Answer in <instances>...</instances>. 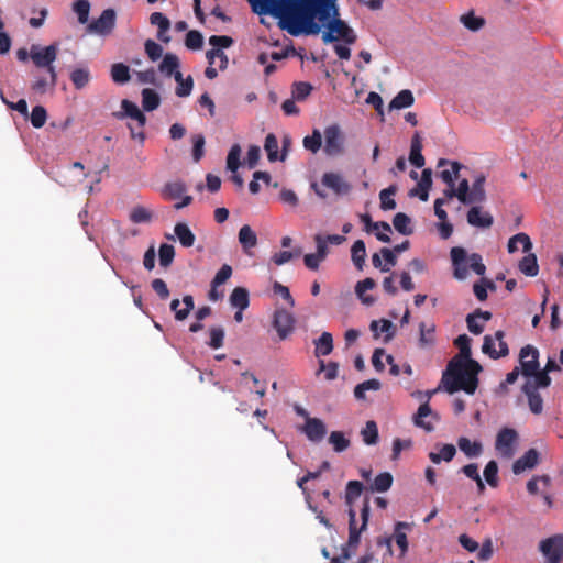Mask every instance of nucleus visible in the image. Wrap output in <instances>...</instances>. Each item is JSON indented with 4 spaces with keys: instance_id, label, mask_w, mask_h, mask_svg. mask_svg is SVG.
Wrapping results in <instances>:
<instances>
[{
    "instance_id": "26",
    "label": "nucleus",
    "mask_w": 563,
    "mask_h": 563,
    "mask_svg": "<svg viewBox=\"0 0 563 563\" xmlns=\"http://www.w3.org/2000/svg\"><path fill=\"white\" fill-rule=\"evenodd\" d=\"M179 65V58L175 54L167 53L164 55L162 62L159 63L158 70L165 77L173 76L175 78V74L180 73Z\"/></svg>"
},
{
    "instance_id": "10",
    "label": "nucleus",
    "mask_w": 563,
    "mask_h": 563,
    "mask_svg": "<svg viewBox=\"0 0 563 563\" xmlns=\"http://www.w3.org/2000/svg\"><path fill=\"white\" fill-rule=\"evenodd\" d=\"M519 363L521 367V373L527 379H532V377L539 374V351L531 346L527 345L521 349L519 355Z\"/></svg>"
},
{
    "instance_id": "16",
    "label": "nucleus",
    "mask_w": 563,
    "mask_h": 563,
    "mask_svg": "<svg viewBox=\"0 0 563 563\" xmlns=\"http://www.w3.org/2000/svg\"><path fill=\"white\" fill-rule=\"evenodd\" d=\"M309 441L319 443L327 434V427L319 418H308V421L300 428Z\"/></svg>"
},
{
    "instance_id": "7",
    "label": "nucleus",
    "mask_w": 563,
    "mask_h": 563,
    "mask_svg": "<svg viewBox=\"0 0 563 563\" xmlns=\"http://www.w3.org/2000/svg\"><path fill=\"white\" fill-rule=\"evenodd\" d=\"M57 53V44H51L45 47L33 44L30 48V58L37 68H45L46 71H51V68H55L54 62L56 60Z\"/></svg>"
},
{
    "instance_id": "11",
    "label": "nucleus",
    "mask_w": 563,
    "mask_h": 563,
    "mask_svg": "<svg viewBox=\"0 0 563 563\" xmlns=\"http://www.w3.org/2000/svg\"><path fill=\"white\" fill-rule=\"evenodd\" d=\"M504 332L500 330L494 336L485 335L482 346L483 353L495 360L508 355L509 350L504 341Z\"/></svg>"
},
{
    "instance_id": "19",
    "label": "nucleus",
    "mask_w": 563,
    "mask_h": 563,
    "mask_svg": "<svg viewBox=\"0 0 563 563\" xmlns=\"http://www.w3.org/2000/svg\"><path fill=\"white\" fill-rule=\"evenodd\" d=\"M466 218L470 225L478 229L490 228L494 222L493 216L479 206L471 207Z\"/></svg>"
},
{
    "instance_id": "50",
    "label": "nucleus",
    "mask_w": 563,
    "mask_h": 563,
    "mask_svg": "<svg viewBox=\"0 0 563 563\" xmlns=\"http://www.w3.org/2000/svg\"><path fill=\"white\" fill-rule=\"evenodd\" d=\"M303 147L316 154L322 146V133L320 130L314 129L311 135H307L303 141Z\"/></svg>"
},
{
    "instance_id": "22",
    "label": "nucleus",
    "mask_w": 563,
    "mask_h": 563,
    "mask_svg": "<svg viewBox=\"0 0 563 563\" xmlns=\"http://www.w3.org/2000/svg\"><path fill=\"white\" fill-rule=\"evenodd\" d=\"M429 418L437 419V413L431 410L428 401H424L419 406L417 413L413 416V422L417 427L431 432L434 427L430 420H427Z\"/></svg>"
},
{
    "instance_id": "43",
    "label": "nucleus",
    "mask_w": 563,
    "mask_h": 563,
    "mask_svg": "<svg viewBox=\"0 0 563 563\" xmlns=\"http://www.w3.org/2000/svg\"><path fill=\"white\" fill-rule=\"evenodd\" d=\"M175 80L177 82L176 95L181 98L188 97L191 93L194 87V80L191 76L184 78L181 73H176Z\"/></svg>"
},
{
    "instance_id": "38",
    "label": "nucleus",
    "mask_w": 563,
    "mask_h": 563,
    "mask_svg": "<svg viewBox=\"0 0 563 563\" xmlns=\"http://www.w3.org/2000/svg\"><path fill=\"white\" fill-rule=\"evenodd\" d=\"M519 269L522 274L529 277H534L539 273L537 256L528 253L519 263Z\"/></svg>"
},
{
    "instance_id": "60",
    "label": "nucleus",
    "mask_w": 563,
    "mask_h": 563,
    "mask_svg": "<svg viewBox=\"0 0 563 563\" xmlns=\"http://www.w3.org/2000/svg\"><path fill=\"white\" fill-rule=\"evenodd\" d=\"M47 113L44 107L35 106L32 109L30 121L32 125L36 129L42 128L46 122Z\"/></svg>"
},
{
    "instance_id": "58",
    "label": "nucleus",
    "mask_w": 563,
    "mask_h": 563,
    "mask_svg": "<svg viewBox=\"0 0 563 563\" xmlns=\"http://www.w3.org/2000/svg\"><path fill=\"white\" fill-rule=\"evenodd\" d=\"M240 156H241V147L238 144H234L228 154L227 157V168L235 173L238 168L240 167Z\"/></svg>"
},
{
    "instance_id": "37",
    "label": "nucleus",
    "mask_w": 563,
    "mask_h": 563,
    "mask_svg": "<svg viewBox=\"0 0 563 563\" xmlns=\"http://www.w3.org/2000/svg\"><path fill=\"white\" fill-rule=\"evenodd\" d=\"M351 257L355 267L360 271L363 269L366 257V246L363 240L354 242L351 249Z\"/></svg>"
},
{
    "instance_id": "23",
    "label": "nucleus",
    "mask_w": 563,
    "mask_h": 563,
    "mask_svg": "<svg viewBox=\"0 0 563 563\" xmlns=\"http://www.w3.org/2000/svg\"><path fill=\"white\" fill-rule=\"evenodd\" d=\"M432 186V172L431 169L427 168L423 169L421 173V178L418 181V185L416 188L410 190V196H418L420 200L427 201L429 199V190Z\"/></svg>"
},
{
    "instance_id": "41",
    "label": "nucleus",
    "mask_w": 563,
    "mask_h": 563,
    "mask_svg": "<svg viewBox=\"0 0 563 563\" xmlns=\"http://www.w3.org/2000/svg\"><path fill=\"white\" fill-rule=\"evenodd\" d=\"M316 344V355L317 356H327L333 350V338L329 332H323L320 338L314 342Z\"/></svg>"
},
{
    "instance_id": "25",
    "label": "nucleus",
    "mask_w": 563,
    "mask_h": 563,
    "mask_svg": "<svg viewBox=\"0 0 563 563\" xmlns=\"http://www.w3.org/2000/svg\"><path fill=\"white\" fill-rule=\"evenodd\" d=\"M485 181L486 178L484 175H478L475 177L471 186L468 205H478L486 201V191L484 188Z\"/></svg>"
},
{
    "instance_id": "40",
    "label": "nucleus",
    "mask_w": 563,
    "mask_h": 563,
    "mask_svg": "<svg viewBox=\"0 0 563 563\" xmlns=\"http://www.w3.org/2000/svg\"><path fill=\"white\" fill-rule=\"evenodd\" d=\"M264 148L267 153V158L269 162H276V161H285L286 154L283 153L280 156H278V141L277 137L274 134H268L265 139Z\"/></svg>"
},
{
    "instance_id": "45",
    "label": "nucleus",
    "mask_w": 563,
    "mask_h": 563,
    "mask_svg": "<svg viewBox=\"0 0 563 563\" xmlns=\"http://www.w3.org/2000/svg\"><path fill=\"white\" fill-rule=\"evenodd\" d=\"M159 102L161 98L155 90L150 88L142 90V106L145 111L155 110L159 106Z\"/></svg>"
},
{
    "instance_id": "59",
    "label": "nucleus",
    "mask_w": 563,
    "mask_h": 563,
    "mask_svg": "<svg viewBox=\"0 0 563 563\" xmlns=\"http://www.w3.org/2000/svg\"><path fill=\"white\" fill-rule=\"evenodd\" d=\"M185 45L189 49H200L203 45V36L200 32L191 30L186 34Z\"/></svg>"
},
{
    "instance_id": "1",
    "label": "nucleus",
    "mask_w": 563,
    "mask_h": 563,
    "mask_svg": "<svg viewBox=\"0 0 563 563\" xmlns=\"http://www.w3.org/2000/svg\"><path fill=\"white\" fill-rule=\"evenodd\" d=\"M339 0H282L278 26L292 36L317 35L340 15Z\"/></svg>"
},
{
    "instance_id": "33",
    "label": "nucleus",
    "mask_w": 563,
    "mask_h": 563,
    "mask_svg": "<svg viewBox=\"0 0 563 563\" xmlns=\"http://www.w3.org/2000/svg\"><path fill=\"white\" fill-rule=\"evenodd\" d=\"M174 233L184 247H190L194 245L196 240L195 234L186 223H177L174 228Z\"/></svg>"
},
{
    "instance_id": "9",
    "label": "nucleus",
    "mask_w": 563,
    "mask_h": 563,
    "mask_svg": "<svg viewBox=\"0 0 563 563\" xmlns=\"http://www.w3.org/2000/svg\"><path fill=\"white\" fill-rule=\"evenodd\" d=\"M539 550L545 563H561L563 560V534H555L542 540Z\"/></svg>"
},
{
    "instance_id": "54",
    "label": "nucleus",
    "mask_w": 563,
    "mask_h": 563,
    "mask_svg": "<svg viewBox=\"0 0 563 563\" xmlns=\"http://www.w3.org/2000/svg\"><path fill=\"white\" fill-rule=\"evenodd\" d=\"M130 220L133 223H148L152 220V212L142 206L134 207L130 212Z\"/></svg>"
},
{
    "instance_id": "64",
    "label": "nucleus",
    "mask_w": 563,
    "mask_h": 563,
    "mask_svg": "<svg viewBox=\"0 0 563 563\" xmlns=\"http://www.w3.org/2000/svg\"><path fill=\"white\" fill-rule=\"evenodd\" d=\"M232 275V268L230 265L224 264L217 272L216 276L212 279L211 287L217 288L223 285Z\"/></svg>"
},
{
    "instance_id": "12",
    "label": "nucleus",
    "mask_w": 563,
    "mask_h": 563,
    "mask_svg": "<svg viewBox=\"0 0 563 563\" xmlns=\"http://www.w3.org/2000/svg\"><path fill=\"white\" fill-rule=\"evenodd\" d=\"M115 16L113 9H106L97 20L88 24V32L102 36L110 34L115 25Z\"/></svg>"
},
{
    "instance_id": "36",
    "label": "nucleus",
    "mask_w": 563,
    "mask_h": 563,
    "mask_svg": "<svg viewBox=\"0 0 563 563\" xmlns=\"http://www.w3.org/2000/svg\"><path fill=\"white\" fill-rule=\"evenodd\" d=\"M522 246L525 253H529L532 249V242L526 233H517L511 236L508 241V252L515 253L518 250V245Z\"/></svg>"
},
{
    "instance_id": "32",
    "label": "nucleus",
    "mask_w": 563,
    "mask_h": 563,
    "mask_svg": "<svg viewBox=\"0 0 563 563\" xmlns=\"http://www.w3.org/2000/svg\"><path fill=\"white\" fill-rule=\"evenodd\" d=\"M238 238L245 253H249V251L255 247L257 244L256 233L247 224L241 227Z\"/></svg>"
},
{
    "instance_id": "46",
    "label": "nucleus",
    "mask_w": 563,
    "mask_h": 563,
    "mask_svg": "<svg viewBox=\"0 0 563 563\" xmlns=\"http://www.w3.org/2000/svg\"><path fill=\"white\" fill-rule=\"evenodd\" d=\"M397 192V187L391 185L379 192L380 208L383 210H394L396 208V201L393 197Z\"/></svg>"
},
{
    "instance_id": "49",
    "label": "nucleus",
    "mask_w": 563,
    "mask_h": 563,
    "mask_svg": "<svg viewBox=\"0 0 563 563\" xmlns=\"http://www.w3.org/2000/svg\"><path fill=\"white\" fill-rule=\"evenodd\" d=\"M329 443L336 453H341L350 446V440L341 431H332L329 435Z\"/></svg>"
},
{
    "instance_id": "21",
    "label": "nucleus",
    "mask_w": 563,
    "mask_h": 563,
    "mask_svg": "<svg viewBox=\"0 0 563 563\" xmlns=\"http://www.w3.org/2000/svg\"><path fill=\"white\" fill-rule=\"evenodd\" d=\"M122 112L114 113V117L117 119H123L125 117H129L137 122L139 128H142L145 122L146 118L144 113L140 110V108L130 100H122L121 102Z\"/></svg>"
},
{
    "instance_id": "47",
    "label": "nucleus",
    "mask_w": 563,
    "mask_h": 563,
    "mask_svg": "<svg viewBox=\"0 0 563 563\" xmlns=\"http://www.w3.org/2000/svg\"><path fill=\"white\" fill-rule=\"evenodd\" d=\"M460 22L472 32L481 30L485 24V20L476 16L472 11L461 15Z\"/></svg>"
},
{
    "instance_id": "5",
    "label": "nucleus",
    "mask_w": 563,
    "mask_h": 563,
    "mask_svg": "<svg viewBox=\"0 0 563 563\" xmlns=\"http://www.w3.org/2000/svg\"><path fill=\"white\" fill-rule=\"evenodd\" d=\"M322 29H324L322 41L327 44L342 41L350 45L356 42V33L340 15L332 18L330 22L322 25Z\"/></svg>"
},
{
    "instance_id": "4",
    "label": "nucleus",
    "mask_w": 563,
    "mask_h": 563,
    "mask_svg": "<svg viewBox=\"0 0 563 563\" xmlns=\"http://www.w3.org/2000/svg\"><path fill=\"white\" fill-rule=\"evenodd\" d=\"M451 260L454 268L453 275L459 280H464L468 276L470 268L479 276L486 272L482 256L477 253H467L463 247H453Z\"/></svg>"
},
{
    "instance_id": "3",
    "label": "nucleus",
    "mask_w": 563,
    "mask_h": 563,
    "mask_svg": "<svg viewBox=\"0 0 563 563\" xmlns=\"http://www.w3.org/2000/svg\"><path fill=\"white\" fill-rule=\"evenodd\" d=\"M363 492V484L358 481H350L345 490V504L349 506V545L357 547L362 531L367 527L369 517V500L366 498L361 508V525L356 518V512L353 508L354 501L361 496Z\"/></svg>"
},
{
    "instance_id": "34",
    "label": "nucleus",
    "mask_w": 563,
    "mask_h": 563,
    "mask_svg": "<svg viewBox=\"0 0 563 563\" xmlns=\"http://www.w3.org/2000/svg\"><path fill=\"white\" fill-rule=\"evenodd\" d=\"M413 93L408 89H404L393 98V100L389 103V110H400L409 108L413 104Z\"/></svg>"
},
{
    "instance_id": "6",
    "label": "nucleus",
    "mask_w": 563,
    "mask_h": 563,
    "mask_svg": "<svg viewBox=\"0 0 563 563\" xmlns=\"http://www.w3.org/2000/svg\"><path fill=\"white\" fill-rule=\"evenodd\" d=\"M518 444L519 434L515 429L505 427L498 431L495 450L500 457L510 460L515 455Z\"/></svg>"
},
{
    "instance_id": "44",
    "label": "nucleus",
    "mask_w": 563,
    "mask_h": 563,
    "mask_svg": "<svg viewBox=\"0 0 563 563\" xmlns=\"http://www.w3.org/2000/svg\"><path fill=\"white\" fill-rule=\"evenodd\" d=\"M456 454V449L453 444H444L441 448L440 453L430 452L429 459L434 463L439 464L442 460L445 462H450Z\"/></svg>"
},
{
    "instance_id": "42",
    "label": "nucleus",
    "mask_w": 563,
    "mask_h": 563,
    "mask_svg": "<svg viewBox=\"0 0 563 563\" xmlns=\"http://www.w3.org/2000/svg\"><path fill=\"white\" fill-rule=\"evenodd\" d=\"M363 442L366 445H374L378 441V428L375 421L369 420L365 427L361 430Z\"/></svg>"
},
{
    "instance_id": "18",
    "label": "nucleus",
    "mask_w": 563,
    "mask_h": 563,
    "mask_svg": "<svg viewBox=\"0 0 563 563\" xmlns=\"http://www.w3.org/2000/svg\"><path fill=\"white\" fill-rule=\"evenodd\" d=\"M47 75H35L34 80L31 85L32 90L37 95H44L48 91L54 90L57 82L56 68H51V71H46Z\"/></svg>"
},
{
    "instance_id": "39",
    "label": "nucleus",
    "mask_w": 563,
    "mask_h": 563,
    "mask_svg": "<svg viewBox=\"0 0 563 563\" xmlns=\"http://www.w3.org/2000/svg\"><path fill=\"white\" fill-rule=\"evenodd\" d=\"M230 303L234 308L245 310L250 303L249 291L243 287L234 288L230 296Z\"/></svg>"
},
{
    "instance_id": "2",
    "label": "nucleus",
    "mask_w": 563,
    "mask_h": 563,
    "mask_svg": "<svg viewBox=\"0 0 563 563\" xmlns=\"http://www.w3.org/2000/svg\"><path fill=\"white\" fill-rule=\"evenodd\" d=\"M455 345L460 349V354L450 361L443 373L442 383L449 394L462 389L473 395L478 385L477 375L482 366L471 357V339L466 334L459 335L455 339Z\"/></svg>"
},
{
    "instance_id": "55",
    "label": "nucleus",
    "mask_w": 563,
    "mask_h": 563,
    "mask_svg": "<svg viewBox=\"0 0 563 563\" xmlns=\"http://www.w3.org/2000/svg\"><path fill=\"white\" fill-rule=\"evenodd\" d=\"M73 10L78 16V22L86 24L89 19L90 3L88 0H77L73 4Z\"/></svg>"
},
{
    "instance_id": "53",
    "label": "nucleus",
    "mask_w": 563,
    "mask_h": 563,
    "mask_svg": "<svg viewBox=\"0 0 563 563\" xmlns=\"http://www.w3.org/2000/svg\"><path fill=\"white\" fill-rule=\"evenodd\" d=\"M175 257V249L172 244L163 243L158 249L159 265L164 268L168 267Z\"/></svg>"
},
{
    "instance_id": "8",
    "label": "nucleus",
    "mask_w": 563,
    "mask_h": 563,
    "mask_svg": "<svg viewBox=\"0 0 563 563\" xmlns=\"http://www.w3.org/2000/svg\"><path fill=\"white\" fill-rule=\"evenodd\" d=\"M325 155L335 157L344 152V135L338 124L329 125L323 131Z\"/></svg>"
},
{
    "instance_id": "20",
    "label": "nucleus",
    "mask_w": 563,
    "mask_h": 563,
    "mask_svg": "<svg viewBox=\"0 0 563 563\" xmlns=\"http://www.w3.org/2000/svg\"><path fill=\"white\" fill-rule=\"evenodd\" d=\"M539 461V452L536 449H529L521 457L514 462L512 472L514 474L519 475L527 470L534 468Z\"/></svg>"
},
{
    "instance_id": "63",
    "label": "nucleus",
    "mask_w": 563,
    "mask_h": 563,
    "mask_svg": "<svg viewBox=\"0 0 563 563\" xmlns=\"http://www.w3.org/2000/svg\"><path fill=\"white\" fill-rule=\"evenodd\" d=\"M150 23L156 25L161 33H167L170 27V21L161 12H153L150 15Z\"/></svg>"
},
{
    "instance_id": "48",
    "label": "nucleus",
    "mask_w": 563,
    "mask_h": 563,
    "mask_svg": "<svg viewBox=\"0 0 563 563\" xmlns=\"http://www.w3.org/2000/svg\"><path fill=\"white\" fill-rule=\"evenodd\" d=\"M393 484V476L388 472L380 473L375 477L371 485L372 492L384 493L387 492Z\"/></svg>"
},
{
    "instance_id": "13",
    "label": "nucleus",
    "mask_w": 563,
    "mask_h": 563,
    "mask_svg": "<svg viewBox=\"0 0 563 563\" xmlns=\"http://www.w3.org/2000/svg\"><path fill=\"white\" fill-rule=\"evenodd\" d=\"M295 318L285 309H277L274 314L273 327L280 340L287 339L294 331Z\"/></svg>"
},
{
    "instance_id": "27",
    "label": "nucleus",
    "mask_w": 563,
    "mask_h": 563,
    "mask_svg": "<svg viewBox=\"0 0 563 563\" xmlns=\"http://www.w3.org/2000/svg\"><path fill=\"white\" fill-rule=\"evenodd\" d=\"M70 81L77 90H81L88 86L91 80V73L87 66H79L71 70L69 75Z\"/></svg>"
},
{
    "instance_id": "29",
    "label": "nucleus",
    "mask_w": 563,
    "mask_h": 563,
    "mask_svg": "<svg viewBox=\"0 0 563 563\" xmlns=\"http://www.w3.org/2000/svg\"><path fill=\"white\" fill-rule=\"evenodd\" d=\"M435 325L433 323L427 324L426 322H421L419 324V347L429 349L433 346L435 342Z\"/></svg>"
},
{
    "instance_id": "14",
    "label": "nucleus",
    "mask_w": 563,
    "mask_h": 563,
    "mask_svg": "<svg viewBox=\"0 0 563 563\" xmlns=\"http://www.w3.org/2000/svg\"><path fill=\"white\" fill-rule=\"evenodd\" d=\"M538 389H541V387L532 379H527L522 386V393L528 398L529 409L534 415H540L543 410V399Z\"/></svg>"
},
{
    "instance_id": "52",
    "label": "nucleus",
    "mask_w": 563,
    "mask_h": 563,
    "mask_svg": "<svg viewBox=\"0 0 563 563\" xmlns=\"http://www.w3.org/2000/svg\"><path fill=\"white\" fill-rule=\"evenodd\" d=\"M410 218L402 212L396 213L393 220V225L395 227V229L404 235H409L412 233V228L410 227Z\"/></svg>"
},
{
    "instance_id": "51",
    "label": "nucleus",
    "mask_w": 563,
    "mask_h": 563,
    "mask_svg": "<svg viewBox=\"0 0 563 563\" xmlns=\"http://www.w3.org/2000/svg\"><path fill=\"white\" fill-rule=\"evenodd\" d=\"M111 77L114 82L123 85L130 80V69L122 63L113 64L111 67Z\"/></svg>"
},
{
    "instance_id": "62",
    "label": "nucleus",
    "mask_w": 563,
    "mask_h": 563,
    "mask_svg": "<svg viewBox=\"0 0 563 563\" xmlns=\"http://www.w3.org/2000/svg\"><path fill=\"white\" fill-rule=\"evenodd\" d=\"M206 57L210 65L216 64V60H219L220 69H224L228 66V56L218 48H212L207 52Z\"/></svg>"
},
{
    "instance_id": "24",
    "label": "nucleus",
    "mask_w": 563,
    "mask_h": 563,
    "mask_svg": "<svg viewBox=\"0 0 563 563\" xmlns=\"http://www.w3.org/2000/svg\"><path fill=\"white\" fill-rule=\"evenodd\" d=\"M450 165L451 169H443L440 172L439 176L446 185L455 184V180L460 178V170L462 165L459 162H449L444 158L439 159L438 167H443Z\"/></svg>"
},
{
    "instance_id": "57",
    "label": "nucleus",
    "mask_w": 563,
    "mask_h": 563,
    "mask_svg": "<svg viewBox=\"0 0 563 563\" xmlns=\"http://www.w3.org/2000/svg\"><path fill=\"white\" fill-rule=\"evenodd\" d=\"M311 91L312 86L309 82L298 81L292 85L291 95L296 101H302Z\"/></svg>"
},
{
    "instance_id": "56",
    "label": "nucleus",
    "mask_w": 563,
    "mask_h": 563,
    "mask_svg": "<svg viewBox=\"0 0 563 563\" xmlns=\"http://www.w3.org/2000/svg\"><path fill=\"white\" fill-rule=\"evenodd\" d=\"M380 388V382L377 379H368L358 384L354 389V396L356 399H365V393L368 390H378Z\"/></svg>"
},
{
    "instance_id": "61",
    "label": "nucleus",
    "mask_w": 563,
    "mask_h": 563,
    "mask_svg": "<svg viewBox=\"0 0 563 563\" xmlns=\"http://www.w3.org/2000/svg\"><path fill=\"white\" fill-rule=\"evenodd\" d=\"M498 465L495 461H489L484 468V477L487 484L492 487H496L498 483Z\"/></svg>"
},
{
    "instance_id": "35",
    "label": "nucleus",
    "mask_w": 563,
    "mask_h": 563,
    "mask_svg": "<svg viewBox=\"0 0 563 563\" xmlns=\"http://www.w3.org/2000/svg\"><path fill=\"white\" fill-rule=\"evenodd\" d=\"M187 192L186 185L180 180L169 181L163 189V196L166 199L175 200L179 199Z\"/></svg>"
},
{
    "instance_id": "30",
    "label": "nucleus",
    "mask_w": 563,
    "mask_h": 563,
    "mask_svg": "<svg viewBox=\"0 0 563 563\" xmlns=\"http://www.w3.org/2000/svg\"><path fill=\"white\" fill-rule=\"evenodd\" d=\"M457 446L468 459L478 457L483 452V445L479 441L472 442L465 437L457 440Z\"/></svg>"
},
{
    "instance_id": "15",
    "label": "nucleus",
    "mask_w": 563,
    "mask_h": 563,
    "mask_svg": "<svg viewBox=\"0 0 563 563\" xmlns=\"http://www.w3.org/2000/svg\"><path fill=\"white\" fill-rule=\"evenodd\" d=\"M321 185L331 189L339 196L345 195L351 190V185L344 179V177L334 172L324 173L321 178Z\"/></svg>"
},
{
    "instance_id": "28",
    "label": "nucleus",
    "mask_w": 563,
    "mask_h": 563,
    "mask_svg": "<svg viewBox=\"0 0 563 563\" xmlns=\"http://www.w3.org/2000/svg\"><path fill=\"white\" fill-rule=\"evenodd\" d=\"M560 369V365L553 358H549L544 368L539 369V374L532 377V380H536L537 385L541 388H547L551 385V377L549 376V373L559 372Z\"/></svg>"
},
{
    "instance_id": "17",
    "label": "nucleus",
    "mask_w": 563,
    "mask_h": 563,
    "mask_svg": "<svg viewBox=\"0 0 563 563\" xmlns=\"http://www.w3.org/2000/svg\"><path fill=\"white\" fill-rule=\"evenodd\" d=\"M253 13L257 15H272L278 19L282 0H246Z\"/></svg>"
},
{
    "instance_id": "31",
    "label": "nucleus",
    "mask_w": 563,
    "mask_h": 563,
    "mask_svg": "<svg viewBox=\"0 0 563 563\" xmlns=\"http://www.w3.org/2000/svg\"><path fill=\"white\" fill-rule=\"evenodd\" d=\"M375 280L369 277L358 282L355 285V294L363 305L372 306L374 303V298L372 296L365 295V292L367 290H372L375 287Z\"/></svg>"
}]
</instances>
